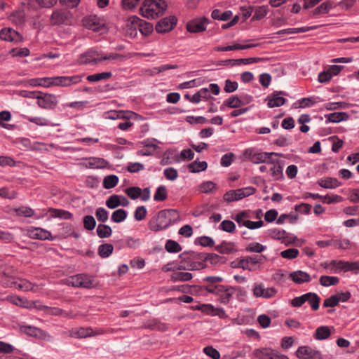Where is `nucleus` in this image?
Masks as SVG:
<instances>
[{
	"label": "nucleus",
	"mask_w": 359,
	"mask_h": 359,
	"mask_svg": "<svg viewBox=\"0 0 359 359\" xmlns=\"http://www.w3.org/2000/svg\"><path fill=\"white\" fill-rule=\"evenodd\" d=\"M180 219V215L175 210H163L149 222V228L153 231L165 229Z\"/></svg>",
	"instance_id": "f257e3e1"
},
{
	"label": "nucleus",
	"mask_w": 359,
	"mask_h": 359,
	"mask_svg": "<svg viewBox=\"0 0 359 359\" xmlns=\"http://www.w3.org/2000/svg\"><path fill=\"white\" fill-rule=\"evenodd\" d=\"M181 262L179 264V269L182 270H200L205 268V264L203 262V253L194 251L184 252L180 255Z\"/></svg>",
	"instance_id": "f03ea898"
},
{
	"label": "nucleus",
	"mask_w": 359,
	"mask_h": 359,
	"mask_svg": "<svg viewBox=\"0 0 359 359\" xmlns=\"http://www.w3.org/2000/svg\"><path fill=\"white\" fill-rule=\"evenodd\" d=\"M167 4L163 0H144L141 8V15L148 19H154L163 14Z\"/></svg>",
	"instance_id": "7ed1b4c3"
},
{
	"label": "nucleus",
	"mask_w": 359,
	"mask_h": 359,
	"mask_svg": "<svg viewBox=\"0 0 359 359\" xmlns=\"http://www.w3.org/2000/svg\"><path fill=\"white\" fill-rule=\"evenodd\" d=\"M306 302H308L312 310L317 311L319 309L320 298L316 293L308 292L300 297H294L291 300L290 304L293 307H300Z\"/></svg>",
	"instance_id": "20e7f679"
},
{
	"label": "nucleus",
	"mask_w": 359,
	"mask_h": 359,
	"mask_svg": "<svg viewBox=\"0 0 359 359\" xmlns=\"http://www.w3.org/2000/svg\"><path fill=\"white\" fill-rule=\"evenodd\" d=\"M36 99L38 106L44 109H53L57 104V97L53 94L43 93L40 91Z\"/></svg>",
	"instance_id": "39448f33"
},
{
	"label": "nucleus",
	"mask_w": 359,
	"mask_h": 359,
	"mask_svg": "<svg viewBox=\"0 0 359 359\" xmlns=\"http://www.w3.org/2000/svg\"><path fill=\"white\" fill-rule=\"evenodd\" d=\"M100 62V53L91 48L81 54L78 60L80 65H97Z\"/></svg>",
	"instance_id": "423d86ee"
},
{
	"label": "nucleus",
	"mask_w": 359,
	"mask_h": 359,
	"mask_svg": "<svg viewBox=\"0 0 359 359\" xmlns=\"http://www.w3.org/2000/svg\"><path fill=\"white\" fill-rule=\"evenodd\" d=\"M177 20L175 16L165 17L161 19L156 25L155 29L158 33L163 34L170 32L177 25Z\"/></svg>",
	"instance_id": "0eeeda50"
},
{
	"label": "nucleus",
	"mask_w": 359,
	"mask_h": 359,
	"mask_svg": "<svg viewBox=\"0 0 359 359\" xmlns=\"http://www.w3.org/2000/svg\"><path fill=\"white\" fill-rule=\"evenodd\" d=\"M296 355L299 359H323L319 351L307 346L299 347L296 351Z\"/></svg>",
	"instance_id": "6e6552de"
},
{
	"label": "nucleus",
	"mask_w": 359,
	"mask_h": 359,
	"mask_svg": "<svg viewBox=\"0 0 359 359\" xmlns=\"http://www.w3.org/2000/svg\"><path fill=\"white\" fill-rule=\"evenodd\" d=\"M70 18V13L65 9H56L51 14L50 23L51 25L67 24Z\"/></svg>",
	"instance_id": "1a4fd4ad"
},
{
	"label": "nucleus",
	"mask_w": 359,
	"mask_h": 359,
	"mask_svg": "<svg viewBox=\"0 0 359 359\" xmlns=\"http://www.w3.org/2000/svg\"><path fill=\"white\" fill-rule=\"evenodd\" d=\"M210 20L205 17L194 19L187 24V29L191 33H199L205 30Z\"/></svg>",
	"instance_id": "9d476101"
},
{
	"label": "nucleus",
	"mask_w": 359,
	"mask_h": 359,
	"mask_svg": "<svg viewBox=\"0 0 359 359\" xmlns=\"http://www.w3.org/2000/svg\"><path fill=\"white\" fill-rule=\"evenodd\" d=\"M1 39L6 41L19 43L23 41L22 36L12 28H4L0 30Z\"/></svg>",
	"instance_id": "9b49d317"
},
{
	"label": "nucleus",
	"mask_w": 359,
	"mask_h": 359,
	"mask_svg": "<svg viewBox=\"0 0 359 359\" xmlns=\"http://www.w3.org/2000/svg\"><path fill=\"white\" fill-rule=\"evenodd\" d=\"M238 287H231L226 285H218L217 295L220 297L221 302L228 304L233 294L237 291Z\"/></svg>",
	"instance_id": "f8f14e48"
},
{
	"label": "nucleus",
	"mask_w": 359,
	"mask_h": 359,
	"mask_svg": "<svg viewBox=\"0 0 359 359\" xmlns=\"http://www.w3.org/2000/svg\"><path fill=\"white\" fill-rule=\"evenodd\" d=\"M280 95H286L283 91H276L271 96L267 97V105L270 108L278 107L283 105L286 100Z\"/></svg>",
	"instance_id": "ddd939ff"
},
{
	"label": "nucleus",
	"mask_w": 359,
	"mask_h": 359,
	"mask_svg": "<svg viewBox=\"0 0 359 359\" xmlns=\"http://www.w3.org/2000/svg\"><path fill=\"white\" fill-rule=\"evenodd\" d=\"M277 291L274 287L264 288L262 285H255L253 294L257 297L271 298L276 294Z\"/></svg>",
	"instance_id": "4468645a"
},
{
	"label": "nucleus",
	"mask_w": 359,
	"mask_h": 359,
	"mask_svg": "<svg viewBox=\"0 0 359 359\" xmlns=\"http://www.w3.org/2000/svg\"><path fill=\"white\" fill-rule=\"evenodd\" d=\"M40 309L43 311L46 315H49V316H63L64 317L69 318H73L75 317V315H74L72 312H67L60 308H57V307H50V306H42L40 308Z\"/></svg>",
	"instance_id": "2eb2a0df"
},
{
	"label": "nucleus",
	"mask_w": 359,
	"mask_h": 359,
	"mask_svg": "<svg viewBox=\"0 0 359 359\" xmlns=\"http://www.w3.org/2000/svg\"><path fill=\"white\" fill-rule=\"evenodd\" d=\"M83 22L86 27L95 32L100 31L104 25L96 15H90L84 18Z\"/></svg>",
	"instance_id": "dca6fc26"
},
{
	"label": "nucleus",
	"mask_w": 359,
	"mask_h": 359,
	"mask_svg": "<svg viewBox=\"0 0 359 359\" xmlns=\"http://www.w3.org/2000/svg\"><path fill=\"white\" fill-rule=\"evenodd\" d=\"M141 22V19L135 15L129 17L127 19L126 28V32L130 35H137V30L139 29V27Z\"/></svg>",
	"instance_id": "f3484780"
},
{
	"label": "nucleus",
	"mask_w": 359,
	"mask_h": 359,
	"mask_svg": "<svg viewBox=\"0 0 359 359\" xmlns=\"http://www.w3.org/2000/svg\"><path fill=\"white\" fill-rule=\"evenodd\" d=\"M290 277L296 284L309 283L311 280L310 275L300 270L292 272L290 273Z\"/></svg>",
	"instance_id": "a211bd4d"
},
{
	"label": "nucleus",
	"mask_w": 359,
	"mask_h": 359,
	"mask_svg": "<svg viewBox=\"0 0 359 359\" xmlns=\"http://www.w3.org/2000/svg\"><path fill=\"white\" fill-rule=\"evenodd\" d=\"M29 236L34 239L46 240L51 236V233L41 228H36L29 231Z\"/></svg>",
	"instance_id": "6ab92c4d"
},
{
	"label": "nucleus",
	"mask_w": 359,
	"mask_h": 359,
	"mask_svg": "<svg viewBox=\"0 0 359 359\" xmlns=\"http://www.w3.org/2000/svg\"><path fill=\"white\" fill-rule=\"evenodd\" d=\"M331 336V328L328 326L318 327L314 334L313 337L316 340H325Z\"/></svg>",
	"instance_id": "aec40b11"
},
{
	"label": "nucleus",
	"mask_w": 359,
	"mask_h": 359,
	"mask_svg": "<svg viewBox=\"0 0 359 359\" xmlns=\"http://www.w3.org/2000/svg\"><path fill=\"white\" fill-rule=\"evenodd\" d=\"M203 262L205 263L206 261L210 262V264L213 265H217L219 264H224L226 262V259L224 257L219 256L215 253H203Z\"/></svg>",
	"instance_id": "412c9836"
},
{
	"label": "nucleus",
	"mask_w": 359,
	"mask_h": 359,
	"mask_svg": "<svg viewBox=\"0 0 359 359\" xmlns=\"http://www.w3.org/2000/svg\"><path fill=\"white\" fill-rule=\"evenodd\" d=\"M325 117L327 118L326 123H339L342 121L347 120L348 116L346 112H333L326 114Z\"/></svg>",
	"instance_id": "4be33fe9"
},
{
	"label": "nucleus",
	"mask_w": 359,
	"mask_h": 359,
	"mask_svg": "<svg viewBox=\"0 0 359 359\" xmlns=\"http://www.w3.org/2000/svg\"><path fill=\"white\" fill-rule=\"evenodd\" d=\"M318 184L323 188L334 189L339 187L341 183L336 178L327 177L325 179L319 180Z\"/></svg>",
	"instance_id": "5701e85b"
},
{
	"label": "nucleus",
	"mask_w": 359,
	"mask_h": 359,
	"mask_svg": "<svg viewBox=\"0 0 359 359\" xmlns=\"http://www.w3.org/2000/svg\"><path fill=\"white\" fill-rule=\"evenodd\" d=\"M244 105V102L240 99L237 95L231 96L227 100H226L221 108L224 106L228 107L231 109H236L241 106Z\"/></svg>",
	"instance_id": "b1692460"
},
{
	"label": "nucleus",
	"mask_w": 359,
	"mask_h": 359,
	"mask_svg": "<svg viewBox=\"0 0 359 359\" xmlns=\"http://www.w3.org/2000/svg\"><path fill=\"white\" fill-rule=\"evenodd\" d=\"M20 331L31 337H40L42 334L41 330L34 326L21 325L20 326Z\"/></svg>",
	"instance_id": "393cba45"
},
{
	"label": "nucleus",
	"mask_w": 359,
	"mask_h": 359,
	"mask_svg": "<svg viewBox=\"0 0 359 359\" xmlns=\"http://www.w3.org/2000/svg\"><path fill=\"white\" fill-rule=\"evenodd\" d=\"M187 167L191 172L196 173L205 170L208 168V163L206 161H195L189 163Z\"/></svg>",
	"instance_id": "a878e982"
},
{
	"label": "nucleus",
	"mask_w": 359,
	"mask_h": 359,
	"mask_svg": "<svg viewBox=\"0 0 359 359\" xmlns=\"http://www.w3.org/2000/svg\"><path fill=\"white\" fill-rule=\"evenodd\" d=\"M245 257L248 262V264L250 266V267L255 268V269H257L258 264H262L264 261L266 260V257L263 255L246 256Z\"/></svg>",
	"instance_id": "bb28decb"
},
{
	"label": "nucleus",
	"mask_w": 359,
	"mask_h": 359,
	"mask_svg": "<svg viewBox=\"0 0 359 359\" xmlns=\"http://www.w3.org/2000/svg\"><path fill=\"white\" fill-rule=\"evenodd\" d=\"M251 162L256 164L262 163L273 164V160H269L267 152H256Z\"/></svg>",
	"instance_id": "cd10ccee"
},
{
	"label": "nucleus",
	"mask_w": 359,
	"mask_h": 359,
	"mask_svg": "<svg viewBox=\"0 0 359 359\" xmlns=\"http://www.w3.org/2000/svg\"><path fill=\"white\" fill-rule=\"evenodd\" d=\"M233 243L223 241L220 245L215 247V250L222 254H231L236 252Z\"/></svg>",
	"instance_id": "c85d7f7f"
},
{
	"label": "nucleus",
	"mask_w": 359,
	"mask_h": 359,
	"mask_svg": "<svg viewBox=\"0 0 359 359\" xmlns=\"http://www.w3.org/2000/svg\"><path fill=\"white\" fill-rule=\"evenodd\" d=\"M274 351L269 348H262L255 349L253 354L258 359H270Z\"/></svg>",
	"instance_id": "c756f323"
},
{
	"label": "nucleus",
	"mask_w": 359,
	"mask_h": 359,
	"mask_svg": "<svg viewBox=\"0 0 359 359\" xmlns=\"http://www.w3.org/2000/svg\"><path fill=\"white\" fill-rule=\"evenodd\" d=\"M96 231L100 238H109L112 233L111 228L109 225L102 224H98Z\"/></svg>",
	"instance_id": "7c9ffc66"
},
{
	"label": "nucleus",
	"mask_w": 359,
	"mask_h": 359,
	"mask_svg": "<svg viewBox=\"0 0 359 359\" xmlns=\"http://www.w3.org/2000/svg\"><path fill=\"white\" fill-rule=\"evenodd\" d=\"M112 76V74L110 72H101L87 76L86 79L90 82H97L101 80H107Z\"/></svg>",
	"instance_id": "2f4dec72"
},
{
	"label": "nucleus",
	"mask_w": 359,
	"mask_h": 359,
	"mask_svg": "<svg viewBox=\"0 0 359 359\" xmlns=\"http://www.w3.org/2000/svg\"><path fill=\"white\" fill-rule=\"evenodd\" d=\"M8 285L10 287L15 285L16 288L24 291H29L33 289L32 283L27 280H20V283L11 280Z\"/></svg>",
	"instance_id": "473e14b6"
},
{
	"label": "nucleus",
	"mask_w": 359,
	"mask_h": 359,
	"mask_svg": "<svg viewBox=\"0 0 359 359\" xmlns=\"http://www.w3.org/2000/svg\"><path fill=\"white\" fill-rule=\"evenodd\" d=\"M113 250L114 247L111 244H102L98 248V255L102 258H106L112 254Z\"/></svg>",
	"instance_id": "72a5a7b5"
},
{
	"label": "nucleus",
	"mask_w": 359,
	"mask_h": 359,
	"mask_svg": "<svg viewBox=\"0 0 359 359\" xmlns=\"http://www.w3.org/2000/svg\"><path fill=\"white\" fill-rule=\"evenodd\" d=\"M319 282L321 285L328 287L337 285L339 283V279L335 276H322Z\"/></svg>",
	"instance_id": "f704fd0d"
},
{
	"label": "nucleus",
	"mask_w": 359,
	"mask_h": 359,
	"mask_svg": "<svg viewBox=\"0 0 359 359\" xmlns=\"http://www.w3.org/2000/svg\"><path fill=\"white\" fill-rule=\"evenodd\" d=\"M118 182V177L115 175H107L104 178L103 187L107 189L114 188Z\"/></svg>",
	"instance_id": "c9c22d12"
},
{
	"label": "nucleus",
	"mask_w": 359,
	"mask_h": 359,
	"mask_svg": "<svg viewBox=\"0 0 359 359\" xmlns=\"http://www.w3.org/2000/svg\"><path fill=\"white\" fill-rule=\"evenodd\" d=\"M192 274L189 272H175L171 275V280L177 281H188L192 278Z\"/></svg>",
	"instance_id": "e433bc0d"
},
{
	"label": "nucleus",
	"mask_w": 359,
	"mask_h": 359,
	"mask_svg": "<svg viewBox=\"0 0 359 359\" xmlns=\"http://www.w3.org/2000/svg\"><path fill=\"white\" fill-rule=\"evenodd\" d=\"M82 75L63 76V87H69L72 85L77 84L82 81Z\"/></svg>",
	"instance_id": "4c0bfd02"
},
{
	"label": "nucleus",
	"mask_w": 359,
	"mask_h": 359,
	"mask_svg": "<svg viewBox=\"0 0 359 359\" xmlns=\"http://www.w3.org/2000/svg\"><path fill=\"white\" fill-rule=\"evenodd\" d=\"M270 168V175L275 180H278L283 177V167L279 164H271Z\"/></svg>",
	"instance_id": "58836bf2"
},
{
	"label": "nucleus",
	"mask_w": 359,
	"mask_h": 359,
	"mask_svg": "<svg viewBox=\"0 0 359 359\" xmlns=\"http://www.w3.org/2000/svg\"><path fill=\"white\" fill-rule=\"evenodd\" d=\"M127 217V212L124 209H118L111 214V220L116 223L124 221Z\"/></svg>",
	"instance_id": "ea45409f"
},
{
	"label": "nucleus",
	"mask_w": 359,
	"mask_h": 359,
	"mask_svg": "<svg viewBox=\"0 0 359 359\" xmlns=\"http://www.w3.org/2000/svg\"><path fill=\"white\" fill-rule=\"evenodd\" d=\"M165 250L170 253L179 252L182 250L181 245L176 241L172 240L167 241L165 245Z\"/></svg>",
	"instance_id": "a19ab883"
},
{
	"label": "nucleus",
	"mask_w": 359,
	"mask_h": 359,
	"mask_svg": "<svg viewBox=\"0 0 359 359\" xmlns=\"http://www.w3.org/2000/svg\"><path fill=\"white\" fill-rule=\"evenodd\" d=\"M268 6H262L256 7L255 9V14L252 16V20H259L266 16L268 13Z\"/></svg>",
	"instance_id": "79ce46f5"
},
{
	"label": "nucleus",
	"mask_w": 359,
	"mask_h": 359,
	"mask_svg": "<svg viewBox=\"0 0 359 359\" xmlns=\"http://www.w3.org/2000/svg\"><path fill=\"white\" fill-rule=\"evenodd\" d=\"M24 117L29 121L31 123H33L37 126H53L50 123V121L43 117H29L24 116Z\"/></svg>",
	"instance_id": "37998d69"
},
{
	"label": "nucleus",
	"mask_w": 359,
	"mask_h": 359,
	"mask_svg": "<svg viewBox=\"0 0 359 359\" xmlns=\"http://www.w3.org/2000/svg\"><path fill=\"white\" fill-rule=\"evenodd\" d=\"M168 197L167 189L165 186H160L157 188L154 196V200L156 201H163Z\"/></svg>",
	"instance_id": "c03bdc74"
},
{
	"label": "nucleus",
	"mask_w": 359,
	"mask_h": 359,
	"mask_svg": "<svg viewBox=\"0 0 359 359\" xmlns=\"http://www.w3.org/2000/svg\"><path fill=\"white\" fill-rule=\"evenodd\" d=\"M50 212L53 217L64 219H71L73 216L71 212L60 209H51Z\"/></svg>",
	"instance_id": "a18cd8bd"
},
{
	"label": "nucleus",
	"mask_w": 359,
	"mask_h": 359,
	"mask_svg": "<svg viewBox=\"0 0 359 359\" xmlns=\"http://www.w3.org/2000/svg\"><path fill=\"white\" fill-rule=\"evenodd\" d=\"M125 193L131 199L135 200L140 197V196H142V189L137 187H131L126 189Z\"/></svg>",
	"instance_id": "49530a36"
},
{
	"label": "nucleus",
	"mask_w": 359,
	"mask_h": 359,
	"mask_svg": "<svg viewBox=\"0 0 359 359\" xmlns=\"http://www.w3.org/2000/svg\"><path fill=\"white\" fill-rule=\"evenodd\" d=\"M239 195L238 189L230 190L224 194L223 198L224 201L228 202L236 201L241 199V197Z\"/></svg>",
	"instance_id": "de8ad7c7"
},
{
	"label": "nucleus",
	"mask_w": 359,
	"mask_h": 359,
	"mask_svg": "<svg viewBox=\"0 0 359 359\" xmlns=\"http://www.w3.org/2000/svg\"><path fill=\"white\" fill-rule=\"evenodd\" d=\"M81 287L91 288L93 287V278L86 274H79Z\"/></svg>",
	"instance_id": "09e8293b"
},
{
	"label": "nucleus",
	"mask_w": 359,
	"mask_h": 359,
	"mask_svg": "<svg viewBox=\"0 0 359 359\" xmlns=\"http://www.w3.org/2000/svg\"><path fill=\"white\" fill-rule=\"evenodd\" d=\"M120 196L113 194L106 201V205L110 209H114L120 205Z\"/></svg>",
	"instance_id": "8fccbe9b"
},
{
	"label": "nucleus",
	"mask_w": 359,
	"mask_h": 359,
	"mask_svg": "<svg viewBox=\"0 0 359 359\" xmlns=\"http://www.w3.org/2000/svg\"><path fill=\"white\" fill-rule=\"evenodd\" d=\"M266 248V246L259 243H252L246 246L245 250L250 252L261 253L264 251Z\"/></svg>",
	"instance_id": "3c124183"
},
{
	"label": "nucleus",
	"mask_w": 359,
	"mask_h": 359,
	"mask_svg": "<svg viewBox=\"0 0 359 359\" xmlns=\"http://www.w3.org/2000/svg\"><path fill=\"white\" fill-rule=\"evenodd\" d=\"M270 236L273 239L284 240L287 238V233L285 230L273 229L269 231Z\"/></svg>",
	"instance_id": "603ef678"
},
{
	"label": "nucleus",
	"mask_w": 359,
	"mask_h": 359,
	"mask_svg": "<svg viewBox=\"0 0 359 359\" xmlns=\"http://www.w3.org/2000/svg\"><path fill=\"white\" fill-rule=\"evenodd\" d=\"M83 226L86 230L91 231L96 226V221L92 215H86L83 219Z\"/></svg>",
	"instance_id": "864d4df0"
},
{
	"label": "nucleus",
	"mask_w": 359,
	"mask_h": 359,
	"mask_svg": "<svg viewBox=\"0 0 359 359\" xmlns=\"http://www.w3.org/2000/svg\"><path fill=\"white\" fill-rule=\"evenodd\" d=\"M141 22L139 27V31L145 36L150 34L153 31V25L150 22H147L141 19Z\"/></svg>",
	"instance_id": "5fc2aeb1"
},
{
	"label": "nucleus",
	"mask_w": 359,
	"mask_h": 359,
	"mask_svg": "<svg viewBox=\"0 0 359 359\" xmlns=\"http://www.w3.org/2000/svg\"><path fill=\"white\" fill-rule=\"evenodd\" d=\"M219 229L228 233H233L236 229V225L231 220H224L220 224Z\"/></svg>",
	"instance_id": "6e6d98bb"
},
{
	"label": "nucleus",
	"mask_w": 359,
	"mask_h": 359,
	"mask_svg": "<svg viewBox=\"0 0 359 359\" xmlns=\"http://www.w3.org/2000/svg\"><path fill=\"white\" fill-rule=\"evenodd\" d=\"M5 277L14 280L17 275V269L12 266H6L1 270V272Z\"/></svg>",
	"instance_id": "4d7b16f0"
},
{
	"label": "nucleus",
	"mask_w": 359,
	"mask_h": 359,
	"mask_svg": "<svg viewBox=\"0 0 359 359\" xmlns=\"http://www.w3.org/2000/svg\"><path fill=\"white\" fill-rule=\"evenodd\" d=\"M96 218L99 222H105L108 220L109 213L104 208H98L95 211Z\"/></svg>",
	"instance_id": "13d9d810"
},
{
	"label": "nucleus",
	"mask_w": 359,
	"mask_h": 359,
	"mask_svg": "<svg viewBox=\"0 0 359 359\" xmlns=\"http://www.w3.org/2000/svg\"><path fill=\"white\" fill-rule=\"evenodd\" d=\"M10 53L13 57H27L30 54V51L27 48H13Z\"/></svg>",
	"instance_id": "bf43d9fd"
},
{
	"label": "nucleus",
	"mask_w": 359,
	"mask_h": 359,
	"mask_svg": "<svg viewBox=\"0 0 359 359\" xmlns=\"http://www.w3.org/2000/svg\"><path fill=\"white\" fill-rule=\"evenodd\" d=\"M298 255L299 250L295 248L287 249L280 252L281 257L285 259H294L296 258Z\"/></svg>",
	"instance_id": "052dcab7"
},
{
	"label": "nucleus",
	"mask_w": 359,
	"mask_h": 359,
	"mask_svg": "<svg viewBox=\"0 0 359 359\" xmlns=\"http://www.w3.org/2000/svg\"><path fill=\"white\" fill-rule=\"evenodd\" d=\"M106 163V161L101 158H90L88 162L91 168H103L105 166Z\"/></svg>",
	"instance_id": "680f3d73"
},
{
	"label": "nucleus",
	"mask_w": 359,
	"mask_h": 359,
	"mask_svg": "<svg viewBox=\"0 0 359 359\" xmlns=\"http://www.w3.org/2000/svg\"><path fill=\"white\" fill-rule=\"evenodd\" d=\"M147 212V211L144 206H139L135 211L134 217L137 221H142L145 218Z\"/></svg>",
	"instance_id": "e2e57ef3"
},
{
	"label": "nucleus",
	"mask_w": 359,
	"mask_h": 359,
	"mask_svg": "<svg viewBox=\"0 0 359 359\" xmlns=\"http://www.w3.org/2000/svg\"><path fill=\"white\" fill-rule=\"evenodd\" d=\"M164 176L167 180L174 181L178 177V172L173 168H168L164 170Z\"/></svg>",
	"instance_id": "0e129e2a"
},
{
	"label": "nucleus",
	"mask_w": 359,
	"mask_h": 359,
	"mask_svg": "<svg viewBox=\"0 0 359 359\" xmlns=\"http://www.w3.org/2000/svg\"><path fill=\"white\" fill-rule=\"evenodd\" d=\"M215 186L216 184L211 181L205 182L201 184L200 190L202 193L208 194L215 188Z\"/></svg>",
	"instance_id": "69168bd1"
},
{
	"label": "nucleus",
	"mask_w": 359,
	"mask_h": 359,
	"mask_svg": "<svg viewBox=\"0 0 359 359\" xmlns=\"http://www.w3.org/2000/svg\"><path fill=\"white\" fill-rule=\"evenodd\" d=\"M204 353L212 359H219V352L212 346H206L203 349Z\"/></svg>",
	"instance_id": "338daca9"
},
{
	"label": "nucleus",
	"mask_w": 359,
	"mask_h": 359,
	"mask_svg": "<svg viewBox=\"0 0 359 359\" xmlns=\"http://www.w3.org/2000/svg\"><path fill=\"white\" fill-rule=\"evenodd\" d=\"M238 84L236 81H231L229 79L225 81L224 90L226 93H233L237 90Z\"/></svg>",
	"instance_id": "774afa93"
}]
</instances>
